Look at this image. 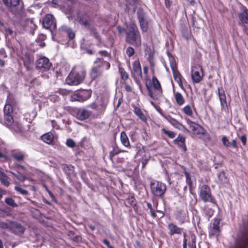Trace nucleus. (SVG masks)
<instances>
[{"mask_svg": "<svg viewBox=\"0 0 248 248\" xmlns=\"http://www.w3.org/2000/svg\"><path fill=\"white\" fill-rule=\"evenodd\" d=\"M185 176H186V182L190 184L191 183V179H190V175L187 172H185Z\"/></svg>", "mask_w": 248, "mask_h": 248, "instance_id": "50", "label": "nucleus"}, {"mask_svg": "<svg viewBox=\"0 0 248 248\" xmlns=\"http://www.w3.org/2000/svg\"><path fill=\"white\" fill-rule=\"evenodd\" d=\"M200 197L204 202L215 203L209 186L203 185L200 187Z\"/></svg>", "mask_w": 248, "mask_h": 248, "instance_id": "6", "label": "nucleus"}, {"mask_svg": "<svg viewBox=\"0 0 248 248\" xmlns=\"http://www.w3.org/2000/svg\"><path fill=\"white\" fill-rule=\"evenodd\" d=\"M149 160V158L145 156L144 157H142L141 159V163L142 165V168H144L146 164H147L148 161Z\"/></svg>", "mask_w": 248, "mask_h": 248, "instance_id": "48", "label": "nucleus"}, {"mask_svg": "<svg viewBox=\"0 0 248 248\" xmlns=\"http://www.w3.org/2000/svg\"><path fill=\"white\" fill-rule=\"evenodd\" d=\"M218 183L222 186H226L228 185L229 180L224 172L222 171L218 173Z\"/></svg>", "mask_w": 248, "mask_h": 248, "instance_id": "24", "label": "nucleus"}, {"mask_svg": "<svg viewBox=\"0 0 248 248\" xmlns=\"http://www.w3.org/2000/svg\"><path fill=\"white\" fill-rule=\"evenodd\" d=\"M12 221H8L7 222L0 221V228L1 229L7 230L10 231L11 225H12Z\"/></svg>", "mask_w": 248, "mask_h": 248, "instance_id": "33", "label": "nucleus"}, {"mask_svg": "<svg viewBox=\"0 0 248 248\" xmlns=\"http://www.w3.org/2000/svg\"><path fill=\"white\" fill-rule=\"evenodd\" d=\"M36 82V85H39V84H40V83H39V82H38V81L37 80V79H34V80H33V81H32V83H33V86L34 85V84H35V83Z\"/></svg>", "mask_w": 248, "mask_h": 248, "instance_id": "61", "label": "nucleus"}, {"mask_svg": "<svg viewBox=\"0 0 248 248\" xmlns=\"http://www.w3.org/2000/svg\"><path fill=\"white\" fill-rule=\"evenodd\" d=\"M91 115V112L84 108H80L78 109L77 113V117L78 119L83 121L90 117Z\"/></svg>", "mask_w": 248, "mask_h": 248, "instance_id": "20", "label": "nucleus"}, {"mask_svg": "<svg viewBox=\"0 0 248 248\" xmlns=\"http://www.w3.org/2000/svg\"><path fill=\"white\" fill-rule=\"evenodd\" d=\"M5 202L8 205L13 207H15L17 206V204L15 202L14 200L12 198H7L5 199Z\"/></svg>", "mask_w": 248, "mask_h": 248, "instance_id": "39", "label": "nucleus"}, {"mask_svg": "<svg viewBox=\"0 0 248 248\" xmlns=\"http://www.w3.org/2000/svg\"><path fill=\"white\" fill-rule=\"evenodd\" d=\"M3 3L8 7H15L19 3V0H2Z\"/></svg>", "mask_w": 248, "mask_h": 248, "instance_id": "34", "label": "nucleus"}, {"mask_svg": "<svg viewBox=\"0 0 248 248\" xmlns=\"http://www.w3.org/2000/svg\"><path fill=\"white\" fill-rule=\"evenodd\" d=\"M168 229L169 231V234L170 236L174 234H180L183 231V229L178 227L173 223H170L168 225Z\"/></svg>", "mask_w": 248, "mask_h": 248, "instance_id": "17", "label": "nucleus"}, {"mask_svg": "<svg viewBox=\"0 0 248 248\" xmlns=\"http://www.w3.org/2000/svg\"><path fill=\"white\" fill-rule=\"evenodd\" d=\"M143 71L145 73H147L148 71V67H143Z\"/></svg>", "mask_w": 248, "mask_h": 248, "instance_id": "64", "label": "nucleus"}, {"mask_svg": "<svg viewBox=\"0 0 248 248\" xmlns=\"http://www.w3.org/2000/svg\"><path fill=\"white\" fill-rule=\"evenodd\" d=\"M170 65L172 71L173 76L175 80L177 82L180 87H182V77L179 72L177 70L175 62L173 60L170 61Z\"/></svg>", "mask_w": 248, "mask_h": 248, "instance_id": "14", "label": "nucleus"}, {"mask_svg": "<svg viewBox=\"0 0 248 248\" xmlns=\"http://www.w3.org/2000/svg\"><path fill=\"white\" fill-rule=\"evenodd\" d=\"M131 74L132 77L136 80H140L142 78L141 67L139 61L134 62Z\"/></svg>", "mask_w": 248, "mask_h": 248, "instance_id": "12", "label": "nucleus"}, {"mask_svg": "<svg viewBox=\"0 0 248 248\" xmlns=\"http://www.w3.org/2000/svg\"><path fill=\"white\" fill-rule=\"evenodd\" d=\"M11 172L13 175L15 176L18 180L21 182H23L24 181H25V179H27L26 177L24 175L18 172L17 173H15L13 172Z\"/></svg>", "mask_w": 248, "mask_h": 248, "instance_id": "40", "label": "nucleus"}, {"mask_svg": "<svg viewBox=\"0 0 248 248\" xmlns=\"http://www.w3.org/2000/svg\"><path fill=\"white\" fill-rule=\"evenodd\" d=\"M15 189L20 192L21 194L23 195H27L28 194V191L25 189H22L21 187H20L19 186H16L15 187Z\"/></svg>", "mask_w": 248, "mask_h": 248, "instance_id": "44", "label": "nucleus"}, {"mask_svg": "<svg viewBox=\"0 0 248 248\" xmlns=\"http://www.w3.org/2000/svg\"><path fill=\"white\" fill-rule=\"evenodd\" d=\"M126 53L128 57H131L134 54L135 50L132 47L129 46L126 49Z\"/></svg>", "mask_w": 248, "mask_h": 248, "instance_id": "42", "label": "nucleus"}, {"mask_svg": "<svg viewBox=\"0 0 248 248\" xmlns=\"http://www.w3.org/2000/svg\"><path fill=\"white\" fill-rule=\"evenodd\" d=\"M149 95L153 99H157L162 94L161 85L155 77L152 79V83L150 85H146Z\"/></svg>", "mask_w": 248, "mask_h": 248, "instance_id": "4", "label": "nucleus"}, {"mask_svg": "<svg viewBox=\"0 0 248 248\" xmlns=\"http://www.w3.org/2000/svg\"><path fill=\"white\" fill-rule=\"evenodd\" d=\"M118 152H116L114 150V151H112L111 152H110L109 153V158L111 160H112V159H113V157L115 155H116L117 154H118Z\"/></svg>", "mask_w": 248, "mask_h": 248, "instance_id": "49", "label": "nucleus"}, {"mask_svg": "<svg viewBox=\"0 0 248 248\" xmlns=\"http://www.w3.org/2000/svg\"><path fill=\"white\" fill-rule=\"evenodd\" d=\"M133 110L134 114L137 116L144 123H147L148 119L147 114L144 113L142 110L139 107H134Z\"/></svg>", "mask_w": 248, "mask_h": 248, "instance_id": "21", "label": "nucleus"}, {"mask_svg": "<svg viewBox=\"0 0 248 248\" xmlns=\"http://www.w3.org/2000/svg\"><path fill=\"white\" fill-rule=\"evenodd\" d=\"M218 95L219 96L220 105L222 108L227 107L226 97L222 88H218Z\"/></svg>", "mask_w": 248, "mask_h": 248, "instance_id": "23", "label": "nucleus"}, {"mask_svg": "<svg viewBox=\"0 0 248 248\" xmlns=\"http://www.w3.org/2000/svg\"><path fill=\"white\" fill-rule=\"evenodd\" d=\"M81 239V238L80 236L77 235L75 236L74 240L79 241H80Z\"/></svg>", "mask_w": 248, "mask_h": 248, "instance_id": "60", "label": "nucleus"}, {"mask_svg": "<svg viewBox=\"0 0 248 248\" xmlns=\"http://www.w3.org/2000/svg\"><path fill=\"white\" fill-rule=\"evenodd\" d=\"M0 181L5 186H9V182L8 181V177L1 171V169H0Z\"/></svg>", "mask_w": 248, "mask_h": 248, "instance_id": "29", "label": "nucleus"}, {"mask_svg": "<svg viewBox=\"0 0 248 248\" xmlns=\"http://www.w3.org/2000/svg\"><path fill=\"white\" fill-rule=\"evenodd\" d=\"M86 76L85 68L81 66H75L66 78L68 84L77 85L81 83Z\"/></svg>", "mask_w": 248, "mask_h": 248, "instance_id": "2", "label": "nucleus"}, {"mask_svg": "<svg viewBox=\"0 0 248 248\" xmlns=\"http://www.w3.org/2000/svg\"><path fill=\"white\" fill-rule=\"evenodd\" d=\"M91 91L84 90L73 95L72 97V99L73 101L83 102L88 99L91 97Z\"/></svg>", "mask_w": 248, "mask_h": 248, "instance_id": "13", "label": "nucleus"}, {"mask_svg": "<svg viewBox=\"0 0 248 248\" xmlns=\"http://www.w3.org/2000/svg\"><path fill=\"white\" fill-rule=\"evenodd\" d=\"M43 27L46 29L51 30V28H56V23L53 15L49 14H46L42 20Z\"/></svg>", "mask_w": 248, "mask_h": 248, "instance_id": "8", "label": "nucleus"}, {"mask_svg": "<svg viewBox=\"0 0 248 248\" xmlns=\"http://www.w3.org/2000/svg\"><path fill=\"white\" fill-rule=\"evenodd\" d=\"M128 2H129V4L133 5L136 2V0H126Z\"/></svg>", "mask_w": 248, "mask_h": 248, "instance_id": "59", "label": "nucleus"}, {"mask_svg": "<svg viewBox=\"0 0 248 248\" xmlns=\"http://www.w3.org/2000/svg\"><path fill=\"white\" fill-rule=\"evenodd\" d=\"M186 121L194 134L200 135L205 134V130L199 124L191 121L188 118H186Z\"/></svg>", "mask_w": 248, "mask_h": 248, "instance_id": "10", "label": "nucleus"}, {"mask_svg": "<svg viewBox=\"0 0 248 248\" xmlns=\"http://www.w3.org/2000/svg\"><path fill=\"white\" fill-rule=\"evenodd\" d=\"M239 18L243 24H248V10L244 9L239 13Z\"/></svg>", "mask_w": 248, "mask_h": 248, "instance_id": "25", "label": "nucleus"}, {"mask_svg": "<svg viewBox=\"0 0 248 248\" xmlns=\"http://www.w3.org/2000/svg\"><path fill=\"white\" fill-rule=\"evenodd\" d=\"M4 115L13 114V109L11 105L6 104L4 108Z\"/></svg>", "mask_w": 248, "mask_h": 248, "instance_id": "36", "label": "nucleus"}, {"mask_svg": "<svg viewBox=\"0 0 248 248\" xmlns=\"http://www.w3.org/2000/svg\"><path fill=\"white\" fill-rule=\"evenodd\" d=\"M120 72L121 74V78L125 80L127 79L128 78V75L126 72V71L123 69H120Z\"/></svg>", "mask_w": 248, "mask_h": 248, "instance_id": "41", "label": "nucleus"}, {"mask_svg": "<svg viewBox=\"0 0 248 248\" xmlns=\"http://www.w3.org/2000/svg\"><path fill=\"white\" fill-rule=\"evenodd\" d=\"M185 114L188 116H191L193 115V111L190 106L186 105L182 109Z\"/></svg>", "mask_w": 248, "mask_h": 248, "instance_id": "37", "label": "nucleus"}, {"mask_svg": "<svg viewBox=\"0 0 248 248\" xmlns=\"http://www.w3.org/2000/svg\"><path fill=\"white\" fill-rule=\"evenodd\" d=\"M220 220L218 219H215L213 223L211 225L209 233L212 235L217 236L219 232Z\"/></svg>", "mask_w": 248, "mask_h": 248, "instance_id": "19", "label": "nucleus"}, {"mask_svg": "<svg viewBox=\"0 0 248 248\" xmlns=\"http://www.w3.org/2000/svg\"><path fill=\"white\" fill-rule=\"evenodd\" d=\"M95 62L97 64L91 70L90 76L92 79H95L101 77L104 69L108 70L110 68L109 62L103 61L101 58L96 59Z\"/></svg>", "mask_w": 248, "mask_h": 248, "instance_id": "3", "label": "nucleus"}, {"mask_svg": "<svg viewBox=\"0 0 248 248\" xmlns=\"http://www.w3.org/2000/svg\"><path fill=\"white\" fill-rule=\"evenodd\" d=\"M4 64V62L3 60L0 59V65L1 66H3Z\"/></svg>", "mask_w": 248, "mask_h": 248, "instance_id": "62", "label": "nucleus"}, {"mask_svg": "<svg viewBox=\"0 0 248 248\" xmlns=\"http://www.w3.org/2000/svg\"><path fill=\"white\" fill-rule=\"evenodd\" d=\"M62 30L67 34L70 39H73L75 37V32L69 27L63 25L62 27Z\"/></svg>", "mask_w": 248, "mask_h": 248, "instance_id": "26", "label": "nucleus"}, {"mask_svg": "<svg viewBox=\"0 0 248 248\" xmlns=\"http://www.w3.org/2000/svg\"><path fill=\"white\" fill-rule=\"evenodd\" d=\"M232 147L234 148H237V141H236V140H232Z\"/></svg>", "mask_w": 248, "mask_h": 248, "instance_id": "56", "label": "nucleus"}, {"mask_svg": "<svg viewBox=\"0 0 248 248\" xmlns=\"http://www.w3.org/2000/svg\"><path fill=\"white\" fill-rule=\"evenodd\" d=\"M161 130L164 134L167 135L170 138H174L176 136V133L173 131L167 130L165 128L162 129Z\"/></svg>", "mask_w": 248, "mask_h": 248, "instance_id": "38", "label": "nucleus"}, {"mask_svg": "<svg viewBox=\"0 0 248 248\" xmlns=\"http://www.w3.org/2000/svg\"><path fill=\"white\" fill-rule=\"evenodd\" d=\"M92 34H93L96 39L99 40V37L97 34V33L94 31H91Z\"/></svg>", "mask_w": 248, "mask_h": 248, "instance_id": "54", "label": "nucleus"}, {"mask_svg": "<svg viewBox=\"0 0 248 248\" xmlns=\"http://www.w3.org/2000/svg\"><path fill=\"white\" fill-rule=\"evenodd\" d=\"M103 243L108 247V248H114L110 244L109 241L107 239H104Z\"/></svg>", "mask_w": 248, "mask_h": 248, "instance_id": "52", "label": "nucleus"}, {"mask_svg": "<svg viewBox=\"0 0 248 248\" xmlns=\"http://www.w3.org/2000/svg\"><path fill=\"white\" fill-rule=\"evenodd\" d=\"M138 19L140 26L143 32H146L148 29V22L144 13L141 11L138 12Z\"/></svg>", "mask_w": 248, "mask_h": 248, "instance_id": "16", "label": "nucleus"}, {"mask_svg": "<svg viewBox=\"0 0 248 248\" xmlns=\"http://www.w3.org/2000/svg\"><path fill=\"white\" fill-rule=\"evenodd\" d=\"M159 112L161 115L174 127L179 130L189 132V130H188V129L185 125L179 123L178 121L171 117L170 116L165 115L161 111H159Z\"/></svg>", "mask_w": 248, "mask_h": 248, "instance_id": "9", "label": "nucleus"}, {"mask_svg": "<svg viewBox=\"0 0 248 248\" xmlns=\"http://www.w3.org/2000/svg\"><path fill=\"white\" fill-rule=\"evenodd\" d=\"M124 89H125V90L129 92H131L132 91L131 87L130 85L126 84L125 82H124Z\"/></svg>", "mask_w": 248, "mask_h": 248, "instance_id": "51", "label": "nucleus"}, {"mask_svg": "<svg viewBox=\"0 0 248 248\" xmlns=\"http://www.w3.org/2000/svg\"><path fill=\"white\" fill-rule=\"evenodd\" d=\"M239 139L242 142L243 145L245 146L247 143V137L246 135H243L239 137Z\"/></svg>", "mask_w": 248, "mask_h": 248, "instance_id": "47", "label": "nucleus"}, {"mask_svg": "<svg viewBox=\"0 0 248 248\" xmlns=\"http://www.w3.org/2000/svg\"><path fill=\"white\" fill-rule=\"evenodd\" d=\"M10 232L16 234L21 235L24 233L25 231V227L21 223L12 221Z\"/></svg>", "mask_w": 248, "mask_h": 248, "instance_id": "15", "label": "nucleus"}, {"mask_svg": "<svg viewBox=\"0 0 248 248\" xmlns=\"http://www.w3.org/2000/svg\"><path fill=\"white\" fill-rule=\"evenodd\" d=\"M12 156L15 160L18 161H23L26 155L22 152H16L13 153Z\"/></svg>", "mask_w": 248, "mask_h": 248, "instance_id": "31", "label": "nucleus"}, {"mask_svg": "<svg viewBox=\"0 0 248 248\" xmlns=\"http://www.w3.org/2000/svg\"><path fill=\"white\" fill-rule=\"evenodd\" d=\"M174 97L177 103L179 105H182L185 103V99L180 93H174Z\"/></svg>", "mask_w": 248, "mask_h": 248, "instance_id": "32", "label": "nucleus"}, {"mask_svg": "<svg viewBox=\"0 0 248 248\" xmlns=\"http://www.w3.org/2000/svg\"><path fill=\"white\" fill-rule=\"evenodd\" d=\"M8 127L15 131L16 132H19L21 130L22 126L19 123L17 122H14L13 125Z\"/></svg>", "mask_w": 248, "mask_h": 248, "instance_id": "35", "label": "nucleus"}, {"mask_svg": "<svg viewBox=\"0 0 248 248\" xmlns=\"http://www.w3.org/2000/svg\"><path fill=\"white\" fill-rule=\"evenodd\" d=\"M42 140L47 144L51 143L53 140V135L51 133H47L41 137Z\"/></svg>", "mask_w": 248, "mask_h": 248, "instance_id": "27", "label": "nucleus"}, {"mask_svg": "<svg viewBox=\"0 0 248 248\" xmlns=\"http://www.w3.org/2000/svg\"><path fill=\"white\" fill-rule=\"evenodd\" d=\"M89 228L92 230V231H93L95 230V227L92 225H89Z\"/></svg>", "mask_w": 248, "mask_h": 248, "instance_id": "63", "label": "nucleus"}, {"mask_svg": "<svg viewBox=\"0 0 248 248\" xmlns=\"http://www.w3.org/2000/svg\"><path fill=\"white\" fill-rule=\"evenodd\" d=\"M4 124L7 127L13 125L14 120L12 114L4 115Z\"/></svg>", "mask_w": 248, "mask_h": 248, "instance_id": "28", "label": "nucleus"}, {"mask_svg": "<svg viewBox=\"0 0 248 248\" xmlns=\"http://www.w3.org/2000/svg\"><path fill=\"white\" fill-rule=\"evenodd\" d=\"M126 41L130 45L139 47L141 45L140 33L136 25L130 22L126 28Z\"/></svg>", "mask_w": 248, "mask_h": 248, "instance_id": "1", "label": "nucleus"}, {"mask_svg": "<svg viewBox=\"0 0 248 248\" xmlns=\"http://www.w3.org/2000/svg\"><path fill=\"white\" fill-rule=\"evenodd\" d=\"M121 141L122 143L125 147H128L130 145L128 138L124 132H122L121 133Z\"/></svg>", "mask_w": 248, "mask_h": 248, "instance_id": "30", "label": "nucleus"}, {"mask_svg": "<svg viewBox=\"0 0 248 248\" xmlns=\"http://www.w3.org/2000/svg\"><path fill=\"white\" fill-rule=\"evenodd\" d=\"M222 141L223 144L224 146L226 147H230L231 145V143L229 142L227 138L225 136H223L222 139Z\"/></svg>", "mask_w": 248, "mask_h": 248, "instance_id": "46", "label": "nucleus"}, {"mask_svg": "<svg viewBox=\"0 0 248 248\" xmlns=\"http://www.w3.org/2000/svg\"><path fill=\"white\" fill-rule=\"evenodd\" d=\"M5 31L6 33H8L10 35H12L13 33V31L9 28H6L5 29Z\"/></svg>", "mask_w": 248, "mask_h": 248, "instance_id": "53", "label": "nucleus"}, {"mask_svg": "<svg viewBox=\"0 0 248 248\" xmlns=\"http://www.w3.org/2000/svg\"><path fill=\"white\" fill-rule=\"evenodd\" d=\"M6 192L4 190H2L1 188H0V199H1L2 197V195L5 194Z\"/></svg>", "mask_w": 248, "mask_h": 248, "instance_id": "58", "label": "nucleus"}, {"mask_svg": "<svg viewBox=\"0 0 248 248\" xmlns=\"http://www.w3.org/2000/svg\"><path fill=\"white\" fill-rule=\"evenodd\" d=\"M191 78L195 83H199L203 77L202 69L199 64H195L191 68Z\"/></svg>", "mask_w": 248, "mask_h": 248, "instance_id": "7", "label": "nucleus"}, {"mask_svg": "<svg viewBox=\"0 0 248 248\" xmlns=\"http://www.w3.org/2000/svg\"><path fill=\"white\" fill-rule=\"evenodd\" d=\"M99 53L102 55H104L105 56H108V54L106 51H100Z\"/></svg>", "mask_w": 248, "mask_h": 248, "instance_id": "57", "label": "nucleus"}, {"mask_svg": "<svg viewBox=\"0 0 248 248\" xmlns=\"http://www.w3.org/2000/svg\"><path fill=\"white\" fill-rule=\"evenodd\" d=\"M147 205L148 209H150V211L151 216L153 217H155L156 216V214L155 212L154 209L153 208L152 204L150 203L147 202Z\"/></svg>", "mask_w": 248, "mask_h": 248, "instance_id": "43", "label": "nucleus"}, {"mask_svg": "<svg viewBox=\"0 0 248 248\" xmlns=\"http://www.w3.org/2000/svg\"><path fill=\"white\" fill-rule=\"evenodd\" d=\"M185 137L181 134H179L177 138L173 140L174 144L177 145L184 152H186V147L185 144Z\"/></svg>", "mask_w": 248, "mask_h": 248, "instance_id": "18", "label": "nucleus"}, {"mask_svg": "<svg viewBox=\"0 0 248 248\" xmlns=\"http://www.w3.org/2000/svg\"><path fill=\"white\" fill-rule=\"evenodd\" d=\"M117 29L118 30V31L120 34H122L124 31V29L122 28H121L120 26H118L117 27Z\"/></svg>", "mask_w": 248, "mask_h": 248, "instance_id": "55", "label": "nucleus"}, {"mask_svg": "<svg viewBox=\"0 0 248 248\" xmlns=\"http://www.w3.org/2000/svg\"><path fill=\"white\" fill-rule=\"evenodd\" d=\"M152 193L156 197H161L166 190V185L159 181L154 180L150 183Z\"/></svg>", "mask_w": 248, "mask_h": 248, "instance_id": "5", "label": "nucleus"}, {"mask_svg": "<svg viewBox=\"0 0 248 248\" xmlns=\"http://www.w3.org/2000/svg\"><path fill=\"white\" fill-rule=\"evenodd\" d=\"M78 19L81 24L85 26H88L89 25L90 19L86 14L78 13Z\"/></svg>", "mask_w": 248, "mask_h": 248, "instance_id": "22", "label": "nucleus"}, {"mask_svg": "<svg viewBox=\"0 0 248 248\" xmlns=\"http://www.w3.org/2000/svg\"><path fill=\"white\" fill-rule=\"evenodd\" d=\"M66 144L69 147L73 148L76 146L75 141L71 139H68L66 140Z\"/></svg>", "mask_w": 248, "mask_h": 248, "instance_id": "45", "label": "nucleus"}, {"mask_svg": "<svg viewBox=\"0 0 248 248\" xmlns=\"http://www.w3.org/2000/svg\"><path fill=\"white\" fill-rule=\"evenodd\" d=\"M36 65L38 69L43 71H47L50 68L52 64L48 58L42 57L37 61Z\"/></svg>", "mask_w": 248, "mask_h": 248, "instance_id": "11", "label": "nucleus"}]
</instances>
